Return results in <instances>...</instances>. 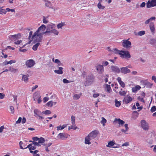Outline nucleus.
Listing matches in <instances>:
<instances>
[{
    "label": "nucleus",
    "mask_w": 156,
    "mask_h": 156,
    "mask_svg": "<svg viewBox=\"0 0 156 156\" xmlns=\"http://www.w3.org/2000/svg\"><path fill=\"white\" fill-rule=\"evenodd\" d=\"M44 34H43V33H40L35 35L34 33L31 37L32 40H34L33 43H36L41 42L42 40L43 35Z\"/></svg>",
    "instance_id": "f257e3e1"
},
{
    "label": "nucleus",
    "mask_w": 156,
    "mask_h": 156,
    "mask_svg": "<svg viewBox=\"0 0 156 156\" xmlns=\"http://www.w3.org/2000/svg\"><path fill=\"white\" fill-rule=\"evenodd\" d=\"M33 98L34 100L36 101L38 104H40L42 101L41 99L40 93L39 91L36 92L34 94Z\"/></svg>",
    "instance_id": "f03ea898"
},
{
    "label": "nucleus",
    "mask_w": 156,
    "mask_h": 156,
    "mask_svg": "<svg viewBox=\"0 0 156 156\" xmlns=\"http://www.w3.org/2000/svg\"><path fill=\"white\" fill-rule=\"evenodd\" d=\"M121 57L127 59L131 58V55L129 51H121V52L119 53Z\"/></svg>",
    "instance_id": "7ed1b4c3"
},
{
    "label": "nucleus",
    "mask_w": 156,
    "mask_h": 156,
    "mask_svg": "<svg viewBox=\"0 0 156 156\" xmlns=\"http://www.w3.org/2000/svg\"><path fill=\"white\" fill-rule=\"evenodd\" d=\"M23 144V142L21 141H20L19 143V144L20 145V148L22 149H24L27 148H29V150L30 151H31L32 150H34L36 149V147L35 146L33 145V144H30L28 145L27 147H25L23 148L22 147V144Z\"/></svg>",
    "instance_id": "20e7f679"
},
{
    "label": "nucleus",
    "mask_w": 156,
    "mask_h": 156,
    "mask_svg": "<svg viewBox=\"0 0 156 156\" xmlns=\"http://www.w3.org/2000/svg\"><path fill=\"white\" fill-rule=\"evenodd\" d=\"M55 27V25L54 24L48 25L47 26L46 30L44 32H43V34H46L48 35H50V33H51V30H53Z\"/></svg>",
    "instance_id": "39448f33"
},
{
    "label": "nucleus",
    "mask_w": 156,
    "mask_h": 156,
    "mask_svg": "<svg viewBox=\"0 0 156 156\" xmlns=\"http://www.w3.org/2000/svg\"><path fill=\"white\" fill-rule=\"evenodd\" d=\"M21 37L20 34L19 33L17 34L10 35L9 36V39L12 41H16L20 39Z\"/></svg>",
    "instance_id": "423d86ee"
},
{
    "label": "nucleus",
    "mask_w": 156,
    "mask_h": 156,
    "mask_svg": "<svg viewBox=\"0 0 156 156\" xmlns=\"http://www.w3.org/2000/svg\"><path fill=\"white\" fill-rule=\"evenodd\" d=\"M129 39L123 40L122 42L123 47L127 49L130 48L131 45V43L128 41Z\"/></svg>",
    "instance_id": "0eeeda50"
},
{
    "label": "nucleus",
    "mask_w": 156,
    "mask_h": 156,
    "mask_svg": "<svg viewBox=\"0 0 156 156\" xmlns=\"http://www.w3.org/2000/svg\"><path fill=\"white\" fill-rule=\"evenodd\" d=\"M94 78V75L90 74L87 77L86 82L89 83V84H90L93 82Z\"/></svg>",
    "instance_id": "6e6552de"
},
{
    "label": "nucleus",
    "mask_w": 156,
    "mask_h": 156,
    "mask_svg": "<svg viewBox=\"0 0 156 156\" xmlns=\"http://www.w3.org/2000/svg\"><path fill=\"white\" fill-rule=\"evenodd\" d=\"M98 133V132L96 130L92 131L88 135L91 139H94L96 137Z\"/></svg>",
    "instance_id": "1a4fd4ad"
},
{
    "label": "nucleus",
    "mask_w": 156,
    "mask_h": 156,
    "mask_svg": "<svg viewBox=\"0 0 156 156\" xmlns=\"http://www.w3.org/2000/svg\"><path fill=\"white\" fill-rule=\"evenodd\" d=\"M155 6H156V0H151L150 2L148 1L147 3V8Z\"/></svg>",
    "instance_id": "9d476101"
},
{
    "label": "nucleus",
    "mask_w": 156,
    "mask_h": 156,
    "mask_svg": "<svg viewBox=\"0 0 156 156\" xmlns=\"http://www.w3.org/2000/svg\"><path fill=\"white\" fill-rule=\"evenodd\" d=\"M25 63L27 67L31 68L34 65L35 63L33 60L30 59L27 60Z\"/></svg>",
    "instance_id": "9b49d317"
},
{
    "label": "nucleus",
    "mask_w": 156,
    "mask_h": 156,
    "mask_svg": "<svg viewBox=\"0 0 156 156\" xmlns=\"http://www.w3.org/2000/svg\"><path fill=\"white\" fill-rule=\"evenodd\" d=\"M46 28V27L45 25L44 24L42 25L38 28L37 30L35 32V35L39 32H44V31L45 30Z\"/></svg>",
    "instance_id": "f8f14e48"
},
{
    "label": "nucleus",
    "mask_w": 156,
    "mask_h": 156,
    "mask_svg": "<svg viewBox=\"0 0 156 156\" xmlns=\"http://www.w3.org/2000/svg\"><path fill=\"white\" fill-rule=\"evenodd\" d=\"M141 126L142 128L145 130H147L149 128L148 123L146 122L144 120L141 121Z\"/></svg>",
    "instance_id": "ddd939ff"
},
{
    "label": "nucleus",
    "mask_w": 156,
    "mask_h": 156,
    "mask_svg": "<svg viewBox=\"0 0 156 156\" xmlns=\"http://www.w3.org/2000/svg\"><path fill=\"white\" fill-rule=\"evenodd\" d=\"M96 69L99 74H102L104 72V68L103 66L101 65H97L96 66Z\"/></svg>",
    "instance_id": "4468645a"
},
{
    "label": "nucleus",
    "mask_w": 156,
    "mask_h": 156,
    "mask_svg": "<svg viewBox=\"0 0 156 156\" xmlns=\"http://www.w3.org/2000/svg\"><path fill=\"white\" fill-rule=\"evenodd\" d=\"M124 74H127L130 72V70L128 69L127 67H123L121 68L120 72Z\"/></svg>",
    "instance_id": "2eb2a0df"
},
{
    "label": "nucleus",
    "mask_w": 156,
    "mask_h": 156,
    "mask_svg": "<svg viewBox=\"0 0 156 156\" xmlns=\"http://www.w3.org/2000/svg\"><path fill=\"white\" fill-rule=\"evenodd\" d=\"M111 70L114 72L119 73L120 72V69L118 67L112 66H111Z\"/></svg>",
    "instance_id": "dca6fc26"
},
{
    "label": "nucleus",
    "mask_w": 156,
    "mask_h": 156,
    "mask_svg": "<svg viewBox=\"0 0 156 156\" xmlns=\"http://www.w3.org/2000/svg\"><path fill=\"white\" fill-rule=\"evenodd\" d=\"M113 123H118L119 125H120L121 126H122L125 122L120 119L115 118L113 121Z\"/></svg>",
    "instance_id": "f3484780"
},
{
    "label": "nucleus",
    "mask_w": 156,
    "mask_h": 156,
    "mask_svg": "<svg viewBox=\"0 0 156 156\" xmlns=\"http://www.w3.org/2000/svg\"><path fill=\"white\" fill-rule=\"evenodd\" d=\"M149 27L151 33L153 35L155 33V28L154 23H150L149 24Z\"/></svg>",
    "instance_id": "a211bd4d"
},
{
    "label": "nucleus",
    "mask_w": 156,
    "mask_h": 156,
    "mask_svg": "<svg viewBox=\"0 0 156 156\" xmlns=\"http://www.w3.org/2000/svg\"><path fill=\"white\" fill-rule=\"evenodd\" d=\"M143 82L144 84L146 86V87L148 88H151L152 86V84L148 82L146 80H143L141 81Z\"/></svg>",
    "instance_id": "6ab92c4d"
},
{
    "label": "nucleus",
    "mask_w": 156,
    "mask_h": 156,
    "mask_svg": "<svg viewBox=\"0 0 156 156\" xmlns=\"http://www.w3.org/2000/svg\"><path fill=\"white\" fill-rule=\"evenodd\" d=\"M57 67L59 69L58 70H54V72L58 74H62L63 73V71L62 70L63 69V68L62 67H59L58 66H57Z\"/></svg>",
    "instance_id": "aec40b11"
},
{
    "label": "nucleus",
    "mask_w": 156,
    "mask_h": 156,
    "mask_svg": "<svg viewBox=\"0 0 156 156\" xmlns=\"http://www.w3.org/2000/svg\"><path fill=\"white\" fill-rule=\"evenodd\" d=\"M56 102H53L52 101L48 102L46 104V105L48 107L56 106Z\"/></svg>",
    "instance_id": "412c9836"
},
{
    "label": "nucleus",
    "mask_w": 156,
    "mask_h": 156,
    "mask_svg": "<svg viewBox=\"0 0 156 156\" xmlns=\"http://www.w3.org/2000/svg\"><path fill=\"white\" fill-rule=\"evenodd\" d=\"M150 43L153 46H156V39L152 38L150 40Z\"/></svg>",
    "instance_id": "4be33fe9"
},
{
    "label": "nucleus",
    "mask_w": 156,
    "mask_h": 156,
    "mask_svg": "<svg viewBox=\"0 0 156 156\" xmlns=\"http://www.w3.org/2000/svg\"><path fill=\"white\" fill-rule=\"evenodd\" d=\"M91 140L90 137L88 135L87 136L85 139V143L86 144H91V142H90V140Z\"/></svg>",
    "instance_id": "5701e85b"
},
{
    "label": "nucleus",
    "mask_w": 156,
    "mask_h": 156,
    "mask_svg": "<svg viewBox=\"0 0 156 156\" xmlns=\"http://www.w3.org/2000/svg\"><path fill=\"white\" fill-rule=\"evenodd\" d=\"M38 144L39 146H41V144L44 143L45 142V140L44 138L42 137H41L40 138H39V140H38Z\"/></svg>",
    "instance_id": "b1692460"
},
{
    "label": "nucleus",
    "mask_w": 156,
    "mask_h": 156,
    "mask_svg": "<svg viewBox=\"0 0 156 156\" xmlns=\"http://www.w3.org/2000/svg\"><path fill=\"white\" fill-rule=\"evenodd\" d=\"M141 88V87L139 85H136L135 87L132 88V91L133 92H135Z\"/></svg>",
    "instance_id": "393cba45"
},
{
    "label": "nucleus",
    "mask_w": 156,
    "mask_h": 156,
    "mask_svg": "<svg viewBox=\"0 0 156 156\" xmlns=\"http://www.w3.org/2000/svg\"><path fill=\"white\" fill-rule=\"evenodd\" d=\"M34 116L36 117H37L38 116L41 115V112L37 109H35L34 110Z\"/></svg>",
    "instance_id": "a878e982"
},
{
    "label": "nucleus",
    "mask_w": 156,
    "mask_h": 156,
    "mask_svg": "<svg viewBox=\"0 0 156 156\" xmlns=\"http://www.w3.org/2000/svg\"><path fill=\"white\" fill-rule=\"evenodd\" d=\"M115 144V142L113 141H110L106 146L109 147H112V146Z\"/></svg>",
    "instance_id": "bb28decb"
},
{
    "label": "nucleus",
    "mask_w": 156,
    "mask_h": 156,
    "mask_svg": "<svg viewBox=\"0 0 156 156\" xmlns=\"http://www.w3.org/2000/svg\"><path fill=\"white\" fill-rule=\"evenodd\" d=\"M67 126V124H64L62 126H61V125L58 126L57 127V130H62L65 128Z\"/></svg>",
    "instance_id": "cd10ccee"
},
{
    "label": "nucleus",
    "mask_w": 156,
    "mask_h": 156,
    "mask_svg": "<svg viewBox=\"0 0 156 156\" xmlns=\"http://www.w3.org/2000/svg\"><path fill=\"white\" fill-rule=\"evenodd\" d=\"M124 126L126 128V129H122L121 131L122 132H124L125 134H127V133H126V132H127L129 129L128 124H125L124 125Z\"/></svg>",
    "instance_id": "c85d7f7f"
},
{
    "label": "nucleus",
    "mask_w": 156,
    "mask_h": 156,
    "mask_svg": "<svg viewBox=\"0 0 156 156\" xmlns=\"http://www.w3.org/2000/svg\"><path fill=\"white\" fill-rule=\"evenodd\" d=\"M36 44L34 45L32 47V49L34 51H36L38 47L39 46L40 44V43H36Z\"/></svg>",
    "instance_id": "c756f323"
},
{
    "label": "nucleus",
    "mask_w": 156,
    "mask_h": 156,
    "mask_svg": "<svg viewBox=\"0 0 156 156\" xmlns=\"http://www.w3.org/2000/svg\"><path fill=\"white\" fill-rule=\"evenodd\" d=\"M65 134L63 133H60L58 134V137L59 138L63 140L64 138H66Z\"/></svg>",
    "instance_id": "7c9ffc66"
},
{
    "label": "nucleus",
    "mask_w": 156,
    "mask_h": 156,
    "mask_svg": "<svg viewBox=\"0 0 156 156\" xmlns=\"http://www.w3.org/2000/svg\"><path fill=\"white\" fill-rule=\"evenodd\" d=\"M132 100V98L130 96L126 97L125 99V103L127 104L129 103Z\"/></svg>",
    "instance_id": "2f4dec72"
},
{
    "label": "nucleus",
    "mask_w": 156,
    "mask_h": 156,
    "mask_svg": "<svg viewBox=\"0 0 156 156\" xmlns=\"http://www.w3.org/2000/svg\"><path fill=\"white\" fill-rule=\"evenodd\" d=\"M45 6L47 7H48L49 8L53 9L52 7H51V2L48 1H46Z\"/></svg>",
    "instance_id": "473e14b6"
},
{
    "label": "nucleus",
    "mask_w": 156,
    "mask_h": 156,
    "mask_svg": "<svg viewBox=\"0 0 156 156\" xmlns=\"http://www.w3.org/2000/svg\"><path fill=\"white\" fill-rule=\"evenodd\" d=\"M27 75H23L22 80L25 82H27L28 81V78Z\"/></svg>",
    "instance_id": "72a5a7b5"
},
{
    "label": "nucleus",
    "mask_w": 156,
    "mask_h": 156,
    "mask_svg": "<svg viewBox=\"0 0 156 156\" xmlns=\"http://www.w3.org/2000/svg\"><path fill=\"white\" fill-rule=\"evenodd\" d=\"M101 119V122L103 125V126H104L105 124L107 122V120L104 117H102Z\"/></svg>",
    "instance_id": "f704fd0d"
},
{
    "label": "nucleus",
    "mask_w": 156,
    "mask_h": 156,
    "mask_svg": "<svg viewBox=\"0 0 156 156\" xmlns=\"http://www.w3.org/2000/svg\"><path fill=\"white\" fill-rule=\"evenodd\" d=\"M65 23H64V22L63 23V22H62L61 23L58 24L57 25V27L58 28V29L61 28L63 26H65Z\"/></svg>",
    "instance_id": "c9c22d12"
},
{
    "label": "nucleus",
    "mask_w": 156,
    "mask_h": 156,
    "mask_svg": "<svg viewBox=\"0 0 156 156\" xmlns=\"http://www.w3.org/2000/svg\"><path fill=\"white\" fill-rule=\"evenodd\" d=\"M17 71V69L13 68L12 67L10 66L9 68V71H10L12 72L15 73Z\"/></svg>",
    "instance_id": "e433bc0d"
},
{
    "label": "nucleus",
    "mask_w": 156,
    "mask_h": 156,
    "mask_svg": "<svg viewBox=\"0 0 156 156\" xmlns=\"http://www.w3.org/2000/svg\"><path fill=\"white\" fill-rule=\"evenodd\" d=\"M7 11L4 9H2V8L0 7V14H5Z\"/></svg>",
    "instance_id": "4c0bfd02"
},
{
    "label": "nucleus",
    "mask_w": 156,
    "mask_h": 156,
    "mask_svg": "<svg viewBox=\"0 0 156 156\" xmlns=\"http://www.w3.org/2000/svg\"><path fill=\"white\" fill-rule=\"evenodd\" d=\"M26 44H25V45H23V47H20V51H21V52H26V51H27V50L26 49H23V48L25 46H26Z\"/></svg>",
    "instance_id": "58836bf2"
},
{
    "label": "nucleus",
    "mask_w": 156,
    "mask_h": 156,
    "mask_svg": "<svg viewBox=\"0 0 156 156\" xmlns=\"http://www.w3.org/2000/svg\"><path fill=\"white\" fill-rule=\"evenodd\" d=\"M7 110L9 113L13 114L14 112V108H8Z\"/></svg>",
    "instance_id": "ea45409f"
},
{
    "label": "nucleus",
    "mask_w": 156,
    "mask_h": 156,
    "mask_svg": "<svg viewBox=\"0 0 156 156\" xmlns=\"http://www.w3.org/2000/svg\"><path fill=\"white\" fill-rule=\"evenodd\" d=\"M51 33H53L57 35H58L59 32L58 31H57V30L53 29V30H51Z\"/></svg>",
    "instance_id": "a19ab883"
},
{
    "label": "nucleus",
    "mask_w": 156,
    "mask_h": 156,
    "mask_svg": "<svg viewBox=\"0 0 156 156\" xmlns=\"http://www.w3.org/2000/svg\"><path fill=\"white\" fill-rule=\"evenodd\" d=\"M115 105L116 107H119L121 105L120 102L118 101L117 100H116L115 101Z\"/></svg>",
    "instance_id": "79ce46f5"
},
{
    "label": "nucleus",
    "mask_w": 156,
    "mask_h": 156,
    "mask_svg": "<svg viewBox=\"0 0 156 156\" xmlns=\"http://www.w3.org/2000/svg\"><path fill=\"white\" fill-rule=\"evenodd\" d=\"M76 129L77 127L75 126V124H72V125L71 126H69L68 128L69 130L71 129H73L74 130H76Z\"/></svg>",
    "instance_id": "37998d69"
},
{
    "label": "nucleus",
    "mask_w": 156,
    "mask_h": 156,
    "mask_svg": "<svg viewBox=\"0 0 156 156\" xmlns=\"http://www.w3.org/2000/svg\"><path fill=\"white\" fill-rule=\"evenodd\" d=\"M112 51L115 53L117 54L118 53L119 54V53L121 52V51L118 50L117 48L113 49L112 50Z\"/></svg>",
    "instance_id": "c03bdc74"
},
{
    "label": "nucleus",
    "mask_w": 156,
    "mask_h": 156,
    "mask_svg": "<svg viewBox=\"0 0 156 156\" xmlns=\"http://www.w3.org/2000/svg\"><path fill=\"white\" fill-rule=\"evenodd\" d=\"M106 88L108 92H110V91L111 90V87H110V85H108L107 84L106 85Z\"/></svg>",
    "instance_id": "a18cd8bd"
},
{
    "label": "nucleus",
    "mask_w": 156,
    "mask_h": 156,
    "mask_svg": "<svg viewBox=\"0 0 156 156\" xmlns=\"http://www.w3.org/2000/svg\"><path fill=\"white\" fill-rule=\"evenodd\" d=\"M51 113V111L49 110H47L45 111H43L42 112V113L45 115L50 114Z\"/></svg>",
    "instance_id": "49530a36"
},
{
    "label": "nucleus",
    "mask_w": 156,
    "mask_h": 156,
    "mask_svg": "<svg viewBox=\"0 0 156 156\" xmlns=\"http://www.w3.org/2000/svg\"><path fill=\"white\" fill-rule=\"evenodd\" d=\"M81 95V94H75L74 95L73 98L75 99L76 100H77V99H78L79 98H80V97Z\"/></svg>",
    "instance_id": "de8ad7c7"
},
{
    "label": "nucleus",
    "mask_w": 156,
    "mask_h": 156,
    "mask_svg": "<svg viewBox=\"0 0 156 156\" xmlns=\"http://www.w3.org/2000/svg\"><path fill=\"white\" fill-rule=\"evenodd\" d=\"M48 17V16L46 17L45 16H43V22L44 23H47L48 22V21L46 20V18Z\"/></svg>",
    "instance_id": "09e8293b"
},
{
    "label": "nucleus",
    "mask_w": 156,
    "mask_h": 156,
    "mask_svg": "<svg viewBox=\"0 0 156 156\" xmlns=\"http://www.w3.org/2000/svg\"><path fill=\"white\" fill-rule=\"evenodd\" d=\"M75 116L72 115L71 116V121L72 124L74 125L75 124Z\"/></svg>",
    "instance_id": "8fccbe9b"
},
{
    "label": "nucleus",
    "mask_w": 156,
    "mask_h": 156,
    "mask_svg": "<svg viewBox=\"0 0 156 156\" xmlns=\"http://www.w3.org/2000/svg\"><path fill=\"white\" fill-rule=\"evenodd\" d=\"M119 94L121 96L125 95L126 93L124 91H122V89H121V90L119 92Z\"/></svg>",
    "instance_id": "3c124183"
},
{
    "label": "nucleus",
    "mask_w": 156,
    "mask_h": 156,
    "mask_svg": "<svg viewBox=\"0 0 156 156\" xmlns=\"http://www.w3.org/2000/svg\"><path fill=\"white\" fill-rule=\"evenodd\" d=\"M145 33V32L144 31H139L138 33V35L141 36L144 35Z\"/></svg>",
    "instance_id": "603ef678"
},
{
    "label": "nucleus",
    "mask_w": 156,
    "mask_h": 156,
    "mask_svg": "<svg viewBox=\"0 0 156 156\" xmlns=\"http://www.w3.org/2000/svg\"><path fill=\"white\" fill-rule=\"evenodd\" d=\"M98 7L99 9H103L105 7L104 6H102L100 3L98 4Z\"/></svg>",
    "instance_id": "864d4df0"
},
{
    "label": "nucleus",
    "mask_w": 156,
    "mask_h": 156,
    "mask_svg": "<svg viewBox=\"0 0 156 156\" xmlns=\"http://www.w3.org/2000/svg\"><path fill=\"white\" fill-rule=\"evenodd\" d=\"M72 81H69V80H67L66 79H64L63 80V82L64 83H70Z\"/></svg>",
    "instance_id": "5fc2aeb1"
},
{
    "label": "nucleus",
    "mask_w": 156,
    "mask_h": 156,
    "mask_svg": "<svg viewBox=\"0 0 156 156\" xmlns=\"http://www.w3.org/2000/svg\"><path fill=\"white\" fill-rule=\"evenodd\" d=\"M102 64L103 66H106L108 64V62L107 61H102Z\"/></svg>",
    "instance_id": "6e6d98bb"
},
{
    "label": "nucleus",
    "mask_w": 156,
    "mask_h": 156,
    "mask_svg": "<svg viewBox=\"0 0 156 156\" xmlns=\"http://www.w3.org/2000/svg\"><path fill=\"white\" fill-rule=\"evenodd\" d=\"M16 62V61L13 60H11L7 62L6 63V64H12L13 63H15Z\"/></svg>",
    "instance_id": "4d7b16f0"
},
{
    "label": "nucleus",
    "mask_w": 156,
    "mask_h": 156,
    "mask_svg": "<svg viewBox=\"0 0 156 156\" xmlns=\"http://www.w3.org/2000/svg\"><path fill=\"white\" fill-rule=\"evenodd\" d=\"M39 152V151L37 150H36L34 151H30V152L31 153L33 154V156H34V155L36 154H37V153Z\"/></svg>",
    "instance_id": "13d9d810"
},
{
    "label": "nucleus",
    "mask_w": 156,
    "mask_h": 156,
    "mask_svg": "<svg viewBox=\"0 0 156 156\" xmlns=\"http://www.w3.org/2000/svg\"><path fill=\"white\" fill-rule=\"evenodd\" d=\"M137 99L138 100L141 101V102H144V101L143 98L140 97V96L138 97Z\"/></svg>",
    "instance_id": "bf43d9fd"
},
{
    "label": "nucleus",
    "mask_w": 156,
    "mask_h": 156,
    "mask_svg": "<svg viewBox=\"0 0 156 156\" xmlns=\"http://www.w3.org/2000/svg\"><path fill=\"white\" fill-rule=\"evenodd\" d=\"M7 11L15 12V11L14 9H10L9 8H7L6 9Z\"/></svg>",
    "instance_id": "052dcab7"
},
{
    "label": "nucleus",
    "mask_w": 156,
    "mask_h": 156,
    "mask_svg": "<svg viewBox=\"0 0 156 156\" xmlns=\"http://www.w3.org/2000/svg\"><path fill=\"white\" fill-rule=\"evenodd\" d=\"M119 83L120 84L121 86L122 87L124 88L125 87V84L124 82H123V81H122Z\"/></svg>",
    "instance_id": "680f3d73"
},
{
    "label": "nucleus",
    "mask_w": 156,
    "mask_h": 156,
    "mask_svg": "<svg viewBox=\"0 0 156 156\" xmlns=\"http://www.w3.org/2000/svg\"><path fill=\"white\" fill-rule=\"evenodd\" d=\"M32 143H33L32 144H33V145H34V146H39L38 144V143L37 142L35 141H32Z\"/></svg>",
    "instance_id": "e2e57ef3"
},
{
    "label": "nucleus",
    "mask_w": 156,
    "mask_h": 156,
    "mask_svg": "<svg viewBox=\"0 0 156 156\" xmlns=\"http://www.w3.org/2000/svg\"><path fill=\"white\" fill-rule=\"evenodd\" d=\"M22 120V118L21 117H19L18 120L16 121V123L17 124L20 123Z\"/></svg>",
    "instance_id": "0e129e2a"
},
{
    "label": "nucleus",
    "mask_w": 156,
    "mask_h": 156,
    "mask_svg": "<svg viewBox=\"0 0 156 156\" xmlns=\"http://www.w3.org/2000/svg\"><path fill=\"white\" fill-rule=\"evenodd\" d=\"M32 140L34 141H38V140H39V138H38L37 136H34L32 137Z\"/></svg>",
    "instance_id": "69168bd1"
},
{
    "label": "nucleus",
    "mask_w": 156,
    "mask_h": 156,
    "mask_svg": "<svg viewBox=\"0 0 156 156\" xmlns=\"http://www.w3.org/2000/svg\"><path fill=\"white\" fill-rule=\"evenodd\" d=\"M22 41L20 40V41H15L14 42V43L16 44H20L21 42H22Z\"/></svg>",
    "instance_id": "338daca9"
},
{
    "label": "nucleus",
    "mask_w": 156,
    "mask_h": 156,
    "mask_svg": "<svg viewBox=\"0 0 156 156\" xmlns=\"http://www.w3.org/2000/svg\"><path fill=\"white\" fill-rule=\"evenodd\" d=\"M133 115H135L136 117H137L138 115V113L137 112L134 111L133 112Z\"/></svg>",
    "instance_id": "774afa93"
}]
</instances>
